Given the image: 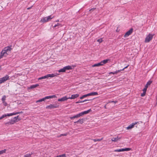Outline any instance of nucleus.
Segmentation results:
<instances>
[{"instance_id":"f257e3e1","label":"nucleus","mask_w":157,"mask_h":157,"mask_svg":"<svg viewBox=\"0 0 157 157\" xmlns=\"http://www.w3.org/2000/svg\"><path fill=\"white\" fill-rule=\"evenodd\" d=\"M10 53V46H8L4 48L0 54V59L2 58L3 56L6 57Z\"/></svg>"},{"instance_id":"f03ea898","label":"nucleus","mask_w":157,"mask_h":157,"mask_svg":"<svg viewBox=\"0 0 157 157\" xmlns=\"http://www.w3.org/2000/svg\"><path fill=\"white\" fill-rule=\"evenodd\" d=\"M98 94V93L97 92H93L87 94H84L83 95H82L80 96L79 98H85L89 96L96 95Z\"/></svg>"},{"instance_id":"7ed1b4c3","label":"nucleus","mask_w":157,"mask_h":157,"mask_svg":"<svg viewBox=\"0 0 157 157\" xmlns=\"http://www.w3.org/2000/svg\"><path fill=\"white\" fill-rule=\"evenodd\" d=\"M21 119V117H19L18 115L10 119V124H13L14 123L20 120Z\"/></svg>"},{"instance_id":"20e7f679","label":"nucleus","mask_w":157,"mask_h":157,"mask_svg":"<svg viewBox=\"0 0 157 157\" xmlns=\"http://www.w3.org/2000/svg\"><path fill=\"white\" fill-rule=\"evenodd\" d=\"M54 17H52V15L46 17H43L41 20L40 21L43 23L49 21H50L52 18H53Z\"/></svg>"},{"instance_id":"39448f33","label":"nucleus","mask_w":157,"mask_h":157,"mask_svg":"<svg viewBox=\"0 0 157 157\" xmlns=\"http://www.w3.org/2000/svg\"><path fill=\"white\" fill-rule=\"evenodd\" d=\"M57 76L56 74H47L45 76H43L41 77L38 78V80H41L43 79H45L47 78H48L50 77H54L56 76Z\"/></svg>"},{"instance_id":"423d86ee","label":"nucleus","mask_w":157,"mask_h":157,"mask_svg":"<svg viewBox=\"0 0 157 157\" xmlns=\"http://www.w3.org/2000/svg\"><path fill=\"white\" fill-rule=\"evenodd\" d=\"M154 34L149 33L146 37L145 40V43H148L150 42L151 40L153 37Z\"/></svg>"},{"instance_id":"0eeeda50","label":"nucleus","mask_w":157,"mask_h":157,"mask_svg":"<svg viewBox=\"0 0 157 157\" xmlns=\"http://www.w3.org/2000/svg\"><path fill=\"white\" fill-rule=\"evenodd\" d=\"M59 105L56 104H50V105L47 106L46 107L47 109H53L54 108H58Z\"/></svg>"},{"instance_id":"6e6552de","label":"nucleus","mask_w":157,"mask_h":157,"mask_svg":"<svg viewBox=\"0 0 157 157\" xmlns=\"http://www.w3.org/2000/svg\"><path fill=\"white\" fill-rule=\"evenodd\" d=\"M79 94H76L72 95L71 97H68L67 96H65L62 97L61 98H76L79 97Z\"/></svg>"},{"instance_id":"1a4fd4ad","label":"nucleus","mask_w":157,"mask_h":157,"mask_svg":"<svg viewBox=\"0 0 157 157\" xmlns=\"http://www.w3.org/2000/svg\"><path fill=\"white\" fill-rule=\"evenodd\" d=\"M133 29L132 28L131 29L128 31L126 32V33L124 35V37H126L128 36L129 35L131 34V33H132L133 32Z\"/></svg>"},{"instance_id":"9d476101","label":"nucleus","mask_w":157,"mask_h":157,"mask_svg":"<svg viewBox=\"0 0 157 157\" xmlns=\"http://www.w3.org/2000/svg\"><path fill=\"white\" fill-rule=\"evenodd\" d=\"M138 123V122H135L130 124L128 127H127V129H130L134 127V126L136 124Z\"/></svg>"},{"instance_id":"9b49d317","label":"nucleus","mask_w":157,"mask_h":157,"mask_svg":"<svg viewBox=\"0 0 157 157\" xmlns=\"http://www.w3.org/2000/svg\"><path fill=\"white\" fill-rule=\"evenodd\" d=\"M9 78V76L8 75H6L5 76L1 78L0 79V81H1V83H2L7 80Z\"/></svg>"},{"instance_id":"f8f14e48","label":"nucleus","mask_w":157,"mask_h":157,"mask_svg":"<svg viewBox=\"0 0 157 157\" xmlns=\"http://www.w3.org/2000/svg\"><path fill=\"white\" fill-rule=\"evenodd\" d=\"M39 86V85L38 84H36L34 85H33L30 86L29 87H28V90H30L31 89H33L36 87H37Z\"/></svg>"},{"instance_id":"ddd939ff","label":"nucleus","mask_w":157,"mask_h":157,"mask_svg":"<svg viewBox=\"0 0 157 157\" xmlns=\"http://www.w3.org/2000/svg\"><path fill=\"white\" fill-rule=\"evenodd\" d=\"M84 118H82L81 119H79L78 121L75 122L74 123L75 124H78V123H80L81 124H82L84 122Z\"/></svg>"},{"instance_id":"4468645a","label":"nucleus","mask_w":157,"mask_h":157,"mask_svg":"<svg viewBox=\"0 0 157 157\" xmlns=\"http://www.w3.org/2000/svg\"><path fill=\"white\" fill-rule=\"evenodd\" d=\"M64 67L66 71L67 70H70L73 69V68L71 66L69 65Z\"/></svg>"},{"instance_id":"2eb2a0df","label":"nucleus","mask_w":157,"mask_h":157,"mask_svg":"<svg viewBox=\"0 0 157 157\" xmlns=\"http://www.w3.org/2000/svg\"><path fill=\"white\" fill-rule=\"evenodd\" d=\"M23 112L22 111H21L19 112H14L13 113H10V116H12L13 115H16L18 114H20L22 113Z\"/></svg>"},{"instance_id":"dca6fc26","label":"nucleus","mask_w":157,"mask_h":157,"mask_svg":"<svg viewBox=\"0 0 157 157\" xmlns=\"http://www.w3.org/2000/svg\"><path fill=\"white\" fill-rule=\"evenodd\" d=\"M101 66H102V64H101V62L100 63L94 64L92 65V67H99Z\"/></svg>"},{"instance_id":"f3484780","label":"nucleus","mask_w":157,"mask_h":157,"mask_svg":"<svg viewBox=\"0 0 157 157\" xmlns=\"http://www.w3.org/2000/svg\"><path fill=\"white\" fill-rule=\"evenodd\" d=\"M9 117L10 116V114L9 113H7V114H5L2 115L1 117H0V120H1L3 118L7 117Z\"/></svg>"},{"instance_id":"a211bd4d","label":"nucleus","mask_w":157,"mask_h":157,"mask_svg":"<svg viewBox=\"0 0 157 157\" xmlns=\"http://www.w3.org/2000/svg\"><path fill=\"white\" fill-rule=\"evenodd\" d=\"M57 97L55 95H52L51 96H47L46 97H45L44 98H57Z\"/></svg>"},{"instance_id":"6ab92c4d","label":"nucleus","mask_w":157,"mask_h":157,"mask_svg":"<svg viewBox=\"0 0 157 157\" xmlns=\"http://www.w3.org/2000/svg\"><path fill=\"white\" fill-rule=\"evenodd\" d=\"M80 117L79 115V114H78L75 115H74L72 117H70V118L71 120L73 119L74 118H78Z\"/></svg>"},{"instance_id":"aec40b11","label":"nucleus","mask_w":157,"mask_h":157,"mask_svg":"<svg viewBox=\"0 0 157 157\" xmlns=\"http://www.w3.org/2000/svg\"><path fill=\"white\" fill-rule=\"evenodd\" d=\"M109 60V59H106L101 61V64H102V65L107 63Z\"/></svg>"},{"instance_id":"412c9836","label":"nucleus","mask_w":157,"mask_h":157,"mask_svg":"<svg viewBox=\"0 0 157 157\" xmlns=\"http://www.w3.org/2000/svg\"><path fill=\"white\" fill-rule=\"evenodd\" d=\"M120 139V138H118V137L116 138H113L111 140L112 141L116 142H117L118 140Z\"/></svg>"},{"instance_id":"4be33fe9","label":"nucleus","mask_w":157,"mask_h":157,"mask_svg":"<svg viewBox=\"0 0 157 157\" xmlns=\"http://www.w3.org/2000/svg\"><path fill=\"white\" fill-rule=\"evenodd\" d=\"M121 71V70H117L116 71H115V72H111L109 73V74H113V75H114V74H117L118 73L120 72Z\"/></svg>"},{"instance_id":"5701e85b","label":"nucleus","mask_w":157,"mask_h":157,"mask_svg":"<svg viewBox=\"0 0 157 157\" xmlns=\"http://www.w3.org/2000/svg\"><path fill=\"white\" fill-rule=\"evenodd\" d=\"M66 71L65 70L64 67H63V68H61L59 69L58 71V72L59 73L60 72H64Z\"/></svg>"},{"instance_id":"b1692460","label":"nucleus","mask_w":157,"mask_h":157,"mask_svg":"<svg viewBox=\"0 0 157 157\" xmlns=\"http://www.w3.org/2000/svg\"><path fill=\"white\" fill-rule=\"evenodd\" d=\"M91 100H92L91 99H86L85 100H83V101H78L76 102V103H80V102H83L86 101H91Z\"/></svg>"},{"instance_id":"393cba45","label":"nucleus","mask_w":157,"mask_h":157,"mask_svg":"<svg viewBox=\"0 0 157 157\" xmlns=\"http://www.w3.org/2000/svg\"><path fill=\"white\" fill-rule=\"evenodd\" d=\"M32 154V153L31 154H27L24 155V157H32L31 155Z\"/></svg>"},{"instance_id":"a878e982","label":"nucleus","mask_w":157,"mask_h":157,"mask_svg":"<svg viewBox=\"0 0 157 157\" xmlns=\"http://www.w3.org/2000/svg\"><path fill=\"white\" fill-rule=\"evenodd\" d=\"M131 149V148H128V147L123 148V151H129Z\"/></svg>"},{"instance_id":"bb28decb","label":"nucleus","mask_w":157,"mask_h":157,"mask_svg":"<svg viewBox=\"0 0 157 157\" xmlns=\"http://www.w3.org/2000/svg\"><path fill=\"white\" fill-rule=\"evenodd\" d=\"M114 151L115 152H120L121 151H123V148H122L121 149L115 150Z\"/></svg>"},{"instance_id":"cd10ccee","label":"nucleus","mask_w":157,"mask_h":157,"mask_svg":"<svg viewBox=\"0 0 157 157\" xmlns=\"http://www.w3.org/2000/svg\"><path fill=\"white\" fill-rule=\"evenodd\" d=\"M68 99H58V101H63L67 100Z\"/></svg>"},{"instance_id":"c85d7f7f","label":"nucleus","mask_w":157,"mask_h":157,"mask_svg":"<svg viewBox=\"0 0 157 157\" xmlns=\"http://www.w3.org/2000/svg\"><path fill=\"white\" fill-rule=\"evenodd\" d=\"M46 99H40L37 101L36 102H38L44 101Z\"/></svg>"},{"instance_id":"c756f323","label":"nucleus","mask_w":157,"mask_h":157,"mask_svg":"<svg viewBox=\"0 0 157 157\" xmlns=\"http://www.w3.org/2000/svg\"><path fill=\"white\" fill-rule=\"evenodd\" d=\"M84 111L85 112V114H88V113H89L90 112H91L92 110H91V109H89L87 111Z\"/></svg>"},{"instance_id":"7c9ffc66","label":"nucleus","mask_w":157,"mask_h":157,"mask_svg":"<svg viewBox=\"0 0 157 157\" xmlns=\"http://www.w3.org/2000/svg\"><path fill=\"white\" fill-rule=\"evenodd\" d=\"M152 81L150 80H149L148 82H147V85H148V86H149V85H151V84L152 83Z\"/></svg>"},{"instance_id":"2f4dec72","label":"nucleus","mask_w":157,"mask_h":157,"mask_svg":"<svg viewBox=\"0 0 157 157\" xmlns=\"http://www.w3.org/2000/svg\"><path fill=\"white\" fill-rule=\"evenodd\" d=\"M79 115V117L82 116H83L84 115H85V113L84 111L82 112L79 113H78Z\"/></svg>"},{"instance_id":"473e14b6","label":"nucleus","mask_w":157,"mask_h":157,"mask_svg":"<svg viewBox=\"0 0 157 157\" xmlns=\"http://www.w3.org/2000/svg\"><path fill=\"white\" fill-rule=\"evenodd\" d=\"M6 149H4L3 150L0 151V155L3 154L6 152Z\"/></svg>"},{"instance_id":"72a5a7b5","label":"nucleus","mask_w":157,"mask_h":157,"mask_svg":"<svg viewBox=\"0 0 157 157\" xmlns=\"http://www.w3.org/2000/svg\"><path fill=\"white\" fill-rule=\"evenodd\" d=\"M61 26V24H60L58 23H57V24L55 25L54 26L53 28H56V27L57 26Z\"/></svg>"},{"instance_id":"f704fd0d","label":"nucleus","mask_w":157,"mask_h":157,"mask_svg":"<svg viewBox=\"0 0 157 157\" xmlns=\"http://www.w3.org/2000/svg\"><path fill=\"white\" fill-rule=\"evenodd\" d=\"M97 41L99 42V43H101V42L102 41V38H101L100 39H99L97 40Z\"/></svg>"},{"instance_id":"c9c22d12","label":"nucleus","mask_w":157,"mask_h":157,"mask_svg":"<svg viewBox=\"0 0 157 157\" xmlns=\"http://www.w3.org/2000/svg\"><path fill=\"white\" fill-rule=\"evenodd\" d=\"M58 157H66V155L65 154H63L61 155H57Z\"/></svg>"},{"instance_id":"e433bc0d","label":"nucleus","mask_w":157,"mask_h":157,"mask_svg":"<svg viewBox=\"0 0 157 157\" xmlns=\"http://www.w3.org/2000/svg\"><path fill=\"white\" fill-rule=\"evenodd\" d=\"M96 9V8H91V9H90L89 10V11H90V12H92L94 10H95Z\"/></svg>"},{"instance_id":"4c0bfd02","label":"nucleus","mask_w":157,"mask_h":157,"mask_svg":"<svg viewBox=\"0 0 157 157\" xmlns=\"http://www.w3.org/2000/svg\"><path fill=\"white\" fill-rule=\"evenodd\" d=\"M129 66V65H128L127 66H126L125 67H124L122 69H120V70H121V71H123L125 69H126V68H128V67Z\"/></svg>"},{"instance_id":"58836bf2","label":"nucleus","mask_w":157,"mask_h":157,"mask_svg":"<svg viewBox=\"0 0 157 157\" xmlns=\"http://www.w3.org/2000/svg\"><path fill=\"white\" fill-rule=\"evenodd\" d=\"M145 94L146 93L143 92V93L141 94V97H144L145 95Z\"/></svg>"},{"instance_id":"ea45409f","label":"nucleus","mask_w":157,"mask_h":157,"mask_svg":"<svg viewBox=\"0 0 157 157\" xmlns=\"http://www.w3.org/2000/svg\"><path fill=\"white\" fill-rule=\"evenodd\" d=\"M147 88H146L145 87H144V89H143V90L144 92L146 93L147 90Z\"/></svg>"},{"instance_id":"a19ab883","label":"nucleus","mask_w":157,"mask_h":157,"mask_svg":"<svg viewBox=\"0 0 157 157\" xmlns=\"http://www.w3.org/2000/svg\"><path fill=\"white\" fill-rule=\"evenodd\" d=\"M110 103H114V104H116V103L117 102V101H109V102Z\"/></svg>"},{"instance_id":"79ce46f5","label":"nucleus","mask_w":157,"mask_h":157,"mask_svg":"<svg viewBox=\"0 0 157 157\" xmlns=\"http://www.w3.org/2000/svg\"><path fill=\"white\" fill-rule=\"evenodd\" d=\"M102 140V139H96V141H101Z\"/></svg>"},{"instance_id":"37998d69","label":"nucleus","mask_w":157,"mask_h":157,"mask_svg":"<svg viewBox=\"0 0 157 157\" xmlns=\"http://www.w3.org/2000/svg\"><path fill=\"white\" fill-rule=\"evenodd\" d=\"M148 86H149L148 85H147V83H146V85L145 86V87L147 88H148Z\"/></svg>"},{"instance_id":"c03bdc74","label":"nucleus","mask_w":157,"mask_h":157,"mask_svg":"<svg viewBox=\"0 0 157 157\" xmlns=\"http://www.w3.org/2000/svg\"><path fill=\"white\" fill-rule=\"evenodd\" d=\"M67 135V134H61L60 135V136H66Z\"/></svg>"},{"instance_id":"a18cd8bd","label":"nucleus","mask_w":157,"mask_h":157,"mask_svg":"<svg viewBox=\"0 0 157 157\" xmlns=\"http://www.w3.org/2000/svg\"><path fill=\"white\" fill-rule=\"evenodd\" d=\"M32 7V6L31 7H29V8H28L27 9V10H29Z\"/></svg>"},{"instance_id":"49530a36","label":"nucleus","mask_w":157,"mask_h":157,"mask_svg":"<svg viewBox=\"0 0 157 157\" xmlns=\"http://www.w3.org/2000/svg\"><path fill=\"white\" fill-rule=\"evenodd\" d=\"M93 140L95 142L97 141H96V139H94Z\"/></svg>"},{"instance_id":"de8ad7c7","label":"nucleus","mask_w":157,"mask_h":157,"mask_svg":"<svg viewBox=\"0 0 157 157\" xmlns=\"http://www.w3.org/2000/svg\"><path fill=\"white\" fill-rule=\"evenodd\" d=\"M6 98V96H4L2 98Z\"/></svg>"},{"instance_id":"09e8293b","label":"nucleus","mask_w":157,"mask_h":157,"mask_svg":"<svg viewBox=\"0 0 157 157\" xmlns=\"http://www.w3.org/2000/svg\"><path fill=\"white\" fill-rule=\"evenodd\" d=\"M104 108H105V109H106V105H105V106H104Z\"/></svg>"},{"instance_id":"8fccbe9b","label":"nucleus","mask_w":157,"mask_h":157,"mask_svg":"<svg viewBox=\"0 0 157 157\" xmlns=\"http://www.w3.org/2000/svg\"><path fill=\"white\" fill-rule=\"evenodd\" d=\"M2 69L1 67V66H0V70H1Z\"/></svg>"},{"instance_id":"3c124183","label":"nucleus","mask_w":157,"mask_h":157,"mask_svg":"<svg viewBox=\"0 0 157 157\" xmlns=\"http://www.w3.org/2000/svg\"><path fill=\"white\" fill-rule=\"evenodd\" d=\"M11 46H10V50H11V49H12L11 48Z\"/></svg>"},{"instance_id":"603ef678","label":"nucleus","mask_w":157,"mask_h":157,"mask_svg":"<svg viewBox=\"0 0 157 157\" xmlns=\"http://www.w3.org/2000/svg\"><path fill=\"white\" fill-rule=\"evenodd\" d=\"M98 98V97H96V98Z\"/></svg>"},{"instance_id":"864d4df0","label":"nucleus","mask_w":157,"mask_h":157,"mask_svg":"<svg viewBox=\"0 0 157 157\" xmlns=\"http://www.w3.org/2000/svg\"><path fill=\"white\" fill-rule=\"evenodd\" d=\"M56 21H59V20Z\"/></svg>"},{"instance_id":"5fc2aeb1","label":"nucleus","mask_w":157,"mask_h":157,"mask_svg":"<svg viewBox=\"0 0 157 157\" xmlns=\"http://www.w3.org/2000/svg\"><path fill=\"white\" fill-rule=\"evenodd\" d=\"M5 99L2 98V99H3V101L4 99Z\"/></svg>"},{"instance_id":"6e6d98bb","label":"nucleus","mask_w":157,"mask_h":157,"mask_svg":"<svg viewBox=\"0 0 157 157\" xmlns=\"http://www.w3.org/2000/svg\"><path fill=\"white\" fill-rule=\"evenodd\" d=\"M58 157V156H56V157Z\"/></svg>"},{"instance_id":"4d7b16f0","label":"nucleus","mask_w":157,"mask_h":157,"mask_svg":"<svg viewBox=\"0 0 157 157\" xmlns=\"http://www.w3.org/2000/svg\"><path fill=\"white\" fill-rule=\"evenodd\" d=\"M0 83H1V81H0Z\"/></svg>"},{"instance_id":"13d9d810","label":"nucleus","mask_w":157,"mask_h":157,"mask_svg":"<svg viewBox=\"0 0 157 157\" xmlns=\"http://www.w3.org/2000/svg\"><path fill=\"white\" fill-rule=\"evenodd\" d=\"M156 98H157V97H156Z\"/></svg>"}]
</instances>
